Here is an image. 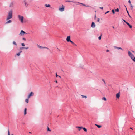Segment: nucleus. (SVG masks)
<instances>
[{
    "mask_svg": "<svg viewBox=\"0 0 135 135\" xmlns=\"http://www.w3.org/2000/svg\"><path fill=\"white\" fill-rule=\"evenodd\" d=\"M21 45L23 46H25V44H24V43H22L21 44Z\"/></svg>",
    "mask_w": 135,
    "mask_h": 135,
    "instance_id": "nucleus-36",
    "label": "nucleus"
},
{
    "mask_svg": "<svg viewBox=\"0 0 135 135\" xmlns=\"http://www.w3.org/2000/svg\"><path fill=\"white\" fill-rule=\"evenodd\" d=\"M132 52H134V51H132Z\"/></svg>",
    "mask_w": 135,
    "mask_h": 135,
    "instance_id": "nucleus-60",
    "label": "nucleus"
},
{
    "mask_svg": "<svg viewBox=\"0 0 135 135\" xmlns=\"http://www.w3.org/2000/svg\"><path fill=\"white\" fill-rule=\"evenodd\" d=\"M95 20H96V15H95Z\"/></svg>",
    "mask_w": 135,
    "mask_h": 135,
    "instance_id": "nucleus-51",
    "label": "nucleus"
},
{
    "mask_svg": "<svg viewBox=\"0 0 135 135\" xmlns=\"http://www.w3.org/2000/svg\"><path fill=\"white\" fill-rule=\"evenodd\" d=\"M28 98L27 99H26L25 100V102L27 103H28Z\"/></svg>",
    "mask_w": 135,
    "mask_h": 135,
    "instance_id": "nucleus-21",
    "label": "nucleus"
},
{
    "mask_svg": "<svg viewBox=\"0 0 135 135\" xmlns=\"http://www.w3.org/2000/svg\"><path fill=\"white\" fill-rule=\"evenodd\" d=\"M99 8H100V9H102H102H103V7H99Z\"/></svg>",
    "mask_w": 135,
    "mask_h": 135,
    "instance_id": "nucleus-40",
    "label": "nucleus"
},
{
    "mask_svg": "<svg viewBox=\"0 0 135 135\" xmlns=\"http://www.w3.org/2000/svg\"><path fill=\"white\" fill-rule=\"evenodd\" d=\"M19 20L20 21L21 23H23V20L24 17L22 16L19 15L18 16Z\"/></svg>",
    "mask_w": 135,
    "mask_h": 135,
    "instance_id": "nucleus-2",
    "label": "nucleus"
},
{
    "mask_svg": "<svg viewBox=\"0 0 135 135\" xmlns=\"http://www.w3.org/2000/svg\"><path fill=\"white\" fill-rule=\"evenodd\" d=\"M102 81H103V82H104V84H106V82H105V81H104V79H102Z\"/></svg>",
    "mask_w": 135,
    "mask_h": 135,
    "instance_id": "nucleus-43",
    "label": "nucleus"
},
{
    "mask_svg": "<svg viewBox=\"0 0 135 135\" xmlns=\"http://www.w3.org/2000/svg\"><path fill=\"white\" fill-rule=\"evenodd\" d=\"M1 22V21H0V23Z\"/></svg>",
    "mask_w": 135,
    "mask_h": 135,
    "instance_id": "nucleus-62",
    "label": "nucleus"
},
{
    "mask_svg": "<svg viewBox=\"0 0 135 135\" xmlns=\"http://www.w3.org/2000/svg\"><path fill=\"white\" fill-rule=\"evenodd\" d=\"M38 47L39 48L41 49L46 48L47 49H49L48 48L45 47H42L40 46V45H38Z\"/></svg>",
    "mask_w": 135,
    "mask_h": 135,
    "instance_id": "nucleus-10",
    "label": "nucleus"
},
{
    "mask_svg": "<svg viewBox=\"0 0 135 135\" xmlns=\"http://www.w3.org/2000/svg\"><path fill=\"white\" fill-rule=\"evenodd\" d=\"M12 21L10 20H9L7 21L6 23V24H8L9 23H10Z\"/></svg>",
    "mask_w": 135,
    "mask_h": 135,
    "instance_id": "nucleus-12",
    "label": "nucleus"
},
{
    "mask_svg": "<svg viewBox=\"0 0 135 135\" xmlns=\"http://www.w3.org/2000/svg\"><path fill=\"white\" fill-rule=\"evenodd\" d=\"M8 135H10L9 130V129H8Z\"/></svg>",
    "mask_w": 135,
    "mask_h": 135,
    "instance_id": "nucleus-26",
    "label": "nucleus"
},
{
    "mask_svg": "<svg viewBox=\"0 0 135 135\" xmlns=\"http://www.w3.org/2000/svg\"><path fill=\"white\" fill-rule=\"evenodd\" d=\"M114 48L115 49H117L118 50L121 49L122 50H123V49L120 47H118L117 46H114Z\"/></svg>",
    "mask_w": 135,
    "mask_h": 135,
    "instance_id": "nucleus-13",
    "label": "nucleus"
},
{
    "mask_svg": "<svg viewBox=\"0 0 135 135\" xmlns=\"http://www.w3.org/2000/svg\"><path fill=\"white\" fill-rule=\"evenodd\" d=\"M23 49H24V47H20V49L21 50H22Z\"/></svg>",
    "mask_w": 135,
    "mask_h": 135,
    "instance_id": "nucleus-31",
    "label": "nucleus"
},
{
    "mask_svg": "<svg viewBox=\"0 0 135 135\" xmlns=\"http://www.w3.org/2000/svg\"><path fill=\"white\" fill-rule=\"evenodd\" d=\"M47 131H51V130H50V129L48 128H48H47Z\"/></svg>",
    "mask_w": 135,
    "mask_h": 135,
    "instance_id": "nucleus-47",
    "label": "nucleus"
},
{
    "mask_svg": "<svg viewBox=\"0 0 135 135\" xmlns=\"http://www.w3.org/2000/svg\"><path fill=\"white\" fill-rule=\"evenodd\" d=\"M109 11H107V12H106L105 13V14H106L107 13H109Z\"/></svg>",
    "mask_w": 135,
    "mask_h": 135,
    "instance_id": "nucleus-46",
    "label": "nucleus"
},
{
    "mask_svg": "<svg viewBox=\"0 0 135 135\" xmlns=\"http://www.w3.org/2000/svg\"><path fill=\"white\" fill-rule=\"evenodd\" d=\"M95 27V24L93 22V28Z\"/></svg>",
    "mask_w": 135,
    "mask_h": 135,
    "instance_id": "nucleus-38",
    "label": "nucleus"
},
{
    "mask_svg": "<svg viewBox=\"0 0 135 135\" xmlns=\"http://www.w3.org/2000/svg\"><path fill=\"white\" fill-rule=\"evenodd\" d=\"M56 77H57L58 76L60 78H61V76H58L57 74V73H56Z\"/></svg>",
    "mask_w": 135,
    "mask_h": 135,
    "instance_id": "nucleus-29",
    "label": "nucleus"
},
{
    "mask_svg": "<svg viewBox=\"0 0 135 135\" xmlns=\"http://www.w3.org/2000/svg\"><path fill=\"white\" fill-rule=\"evenodd\" d=\"M25 34H26V33L24 31L21 30L19 34L21 36H23Z\"/></svg>",
    "mask_w": 135,
    "mask_h": 135,
    "instance_id": "nucleus-4",
    "label": "nucleus"
},
{
    "mask_svg": "<svg viewBox=\"0 0 135 135\" xmlns=\"http://www.w3.org/2000/svg\"><path fill=\"white\" fill-rule=\"evenodd\" d=\"M95 20H97L98 22H99L100 21V19L99 18H96V19Z\"/></svg>",
    "mask_w": 135,
    "mask_h": 135,
    "instance_id": "nucleus-24",
    "label": "nucleus"
},
{
    "mask_svg": "<svg viewBox=\"0 0 135 135\" xmlns=\"http://www.w3.org/2000/svg\"><path fill=\"white\" fill-rule=\"evenodd\" d=\"M130 5L131 6V9H133V6L131 4H130Z\"/></svg>",
    "mask_w": 135,
    "mask_h": 135,
    "instance_id": "nucleus-33",
    "label": "nucleus"
},
{
    "mask_svg": "<svg viewBox=\"0 0 135 135\" xmlns=\"http://www.w3.org/2000/svg\"><path fill=\"white\" fill-rule=\"evenodd\" d=\"M29 133H31V132H29Z\"/></svg>",
    "mask_w": 135,
    "mask_h": 135,
    "instance_id": "nucleus-59",
    "label": "nucleus"
},
{
    "mask_svg": "<svg viewBox=\"0 0 135 135\" xmlns=\"http://www.w3.org/2000/svg\"><path fill=\"white\" fill-rule=\"evenodd\" d=\"M73 45L75 46H77V45L76 44H75L74 43V44H73Z\"/></svg>",
    "mask_w": 135,
    "mask_h": 135,
    "instance_id": "nucleus-50",
    "label": "nucleus"
},
{
    "mask_svg": "<svg viewBox=\"0 0 135 135\" xmlns=\"http://www.w3.org/2000/svg\"><path fill=\"white\" fill-rule=\"evenodd\" d=\"M78 3H79V4H81V5H84V4L83 3H80V2H78Z\"/></svg>",
    "mask_w": 135,
    "mask_h": 135,
    "instance_id": "nucleus-44",
    "label": "nucleus"
},
{
    "mask_svg": "<svg viewBox=\"0 0 135 135\" xmlns=\"http://www.w3.org/2000/svg\"><path fill=\"white\" fill-rule=\"evenodd\" d=\"M126 10H127V12L129 16V17L130 18H131V16H130L129 13V12H128V11H127V9H126Z\"/></svg>",
    "mask_w": 135,
    "mask_h": 135,
    "instance_id": "nucleus-25",
    "label": "nucleus"
},
{
    "mask_svg": "<svg viewBox=\"0 0 135 135\" xmlns=\"http://www.w3.org/2000/svg\"><path fill=\"white\" fill-rule=\"evenodd\" d=\"M106 51L107 52H108L109 51L108 50H107Z\"/></svg>",
    "mask_w": 135,
    "mask_h": 135,
    "instance_id": "nucleus-49",
    "label": "nucleus"
},
{
    "mask_svg": "<svg viewBox=\"0 0 135 135\" xmlns=\"http://www.w3.org/2000/svg\"><path fill=\"white\" fill-rule=\"evenodd\" d=\"M112 12L113 13V14H115V11L113 9V10H112Z\"/></svg>",
    "mask_w": 135,
    "mask_h": 135,
    "instance_id": "nucleus-32",
    "label": "nucleus"
},
{
    "mask_svg": "<svg viewBox=\"0 0 135 135\" xmlns=\"http://www.w3.org/2000/svg\"><path fill=\"white\" fill-rule=\"evenodd\" d=\"M34 95V93L32 92H31L29 94L28 97V98H29L31 97V96H33Z\"/></svg>",
    "mask_w": 135,
    "mask_h": 135,
    "instance_id": "nucleus-5",
    "label": "nucleus"
},
{
    "mask_svg": "<svg viewBox=\"0 0 135 135\" xmlns=\"http://www.w3.org/2000/svg\"><path fill=\"white\" fill-rule=\"evenodd\" d=\"M28 47H24V49H28Z\"/></svg>",
    "mask_w": 135,
    "mask_h": 135,
    "instance_id": "nucleus-35",
    "label": "nucleus"
},
{
    "mask_svg": "<svg viewBox=\"0 0 135 135\" xmlns=\"http://www.w3.org/2000/svg\"><path fill=\"white\" fill-rule=\"evenodd\" d=\"M14 5V2H11L10 4L9 7H12Z\"/></svg>",
    "mask_w": 135,
    "mask_h": 135,
    "instance_id": "nucleus-11",
    "label": "nucleus"
},
{
    "mask_svg": "<svg viewBox=\"0 0 135 135\" xmlns=\"http://www.w3.org/2000/svg\"><path fill=\"white\" fill-rule=\"evenodd\" d=\"M83 129L84 131L85 132H87V129L85 128H83H83H82Z\"/></svg>",
    "mask_w": 135,
    "mask_h": 135,
    "instance_id": "nucleus-19",
    "label": "nucleus"
},
{
    "mask_svg": "<svg viewBox=\"0 0 135 135\" xmlns=\"http://www.w3.org/2000/svg\"><path fill=\"white\" fill-rule=\"evenodd\" d=\"M22 40H25V41H26V38H24V37H23L22 38Z\"/></svg>",
    "mask_w": 135,
    "mask_h": 135,
    "instance_id": "nucleus-45",
    "label": "nucleus"
},
{
    "mask_svg": "<svg viewBox=\"0 0 135 135\" xmlns=\"http://www.w3.org/2000/svg\"><path fill=\"white\" fill-rule=\"evenodd\" d=\"M55 82L56 83H57V82L56 80V81Z\"/></svg>",
    "mask_w": 135,
    "mask_h": 135,
    "instance_id": "nucleus-56",
    "label": "nucleus"
},
{
    "mask_svg": "<svg viewBox=\"0 0 135 135\" xmlns=\"http://www.w3.org/2000/svg\"><path fill=\"white\" fill-rule=\"evenodd\" d=\"M102 99L103 100H104L105 101H106L107 100L106 98L105 97L103 98H102Z\"/></svg>",
    "mask_w": 135,
    "mask_h": 135,
    "instance_id": "nucleus-20",
    "label": "nucleus"
},
{
    "mask_svg": "<svg viewBox=\"0 0 135 135\" xmlns=\"http://www.w3.org/2000/svg\"><path fill=\"white\" fill-rule=\"evenodd\" d=\"M115 11L116 12H119V9L117 8V9H115Z\"/></svg>",
    "mask_w": 135,
    "mask_h": 135,
    "instance_id": "nucleus-27",
    "label": "nucleus"
},
{
    "mask_svg": "<svg viewBox=\"0 0 135 135\" xmlns=\"http://www.w3.org/2000/svg\"><path fill=\"white\" fill-rule=\"evenodd\" d=\"M20 54L19 53H18L17 54V55L18 56H19L20 55Z\"/></svg>",
    "mask_w": 135,
    "mask_h": 135,
    "instance_id": "nucleus-39",
    "label": "nucleus"
},
{
    "mask_svg": "<svg viewBox=\"0 0 135 135\" xmlns=\"http://www.w3.org/2000/svg\"><path fill=\"white\" fill-rule=\"evenodd\" d=\"M13 44L16 46H17V44H16V42L14 41H13Z\"/></svg>",
    "mask_w": 135,
    "mask_h": 135,
    "instance_id": "nucleus-18",
    "label": "nucleus"
},
{
    "mask_svg": "<svg viewBox=\"0 0 135 135\" xmlns=\"http://www.w3.org/2000/svg\"><path fill=\"white\" fill-rule=\"evenodd\" d=\"M128 2H129V3L130 4H131V1H130V0H129L128 1Z\"/></svg>",
    "mask_w": 135,
    "mask_h": 135,
    "instance_id": "nucleus-48",
    "label": "nucleus"
},
{
    "mask_svg": "<svg viewBox=\"0 0 135 135\" xmlns=\"http://www.w3.org/2000/svg\"><path fill=\"white\" fill-rule=\"evenodd\" d=\"M128 53L129 56L131 58V59H132V58H134V55L130 51H128Z\"/></svg>",
    "mask_w": 135,
    "mask_h": 135,
    "instance_id": "nucleus-3",
    "label": "nucleus"
},
{
    "mask_svg": "<svg viewBox=\"0 0 135 135\" xmlns=\"http://www.w3.org/2000/svg\"><path fill=\"white\" fill-rule=\"evenodd\" d=\"M11 135H13V134H12Z\"/></svg>",
    "mask_w": 135,
    "mask_h": 135,
    "instance_id": "nucleus-61",
    "label": "nucleus"
},
{
    "mask_svg": "<svg viewBox=\"0 0 135 135\" xmlns=\"http://www.w3.org/2000/svg\"><path fill=\"white\" fill-rule=\"evenodd\" d=\"M24 2L25 3V5L26 6H27L28 5V4H27V3L25 1H24Z\"/></svg>",
    "mask_w": 135,
    "mask_h": 135,
    "instance_id": "nucleus-22",
    "label": "nucleus"
},
{
    "mask_svg": "<svg viewBox=\"0 0 135 135\" xmlns=\"http://www.w3.org/2000/svg\"><path fill=\"white\" fill-rule=\"evenodd\" d=\"M76 127L78 128V130L79 131H80L81 129L83 128V127L82 126H76Z\"/></svg>",
    "mask_w": 135,
    "mask_h": 135,
    "instance_id": "nucleus-8",
    "label": "nucleus"
},
{
    "mask_svg": "<svg viewBox=\"0 0 135 135\" xmlns=\"http://www.w3.org/2000/svg\"><path fill=\"white\" fill-rule=\"evenodd\" d=\"M130 129H132V130H133V129H132V128H131V127L130 128Z\"/></svg>",
    "mask_w": 135,
    "mask_h": 135,
    "instance_id": "nucleus-54",
    "label": "nucleus"
},
{
    "mask_svg": "<svg viewBox=\"0 0 135 135\" xmlns=\"http://www.w3.org/2000/svg\"><path fill=\"white\" fill-rule=\"evenodd\" d=\"M81 96L83 97V98H87V96H86L82 95H81Z\"/></svg>",
    "mask_w": 135,
    "mask_h": 135,
    "instance_id": "nucleus-23",
    "label": "nucleus"
},
{
    "mask_svg": "<svg viewBox=\"0 0 135 135\" xmlns=\"http://www.w3.org/2000/svg\"><path fill=\"white\" fill-rule=\"evenodd\" d=\"M132 59L135 62V57L134 58H132Z\"/></svg>",
    "mask_w": 135,
    "mask_h": 135,
    "instance_id": "nucleus-30",
    "label": "nucleus"
},
{
    "mask_svg": "<svg viewBox=\"0 0 135 135\" xmlns=\"http://www.w3.org/2000/svg\"><path fill=\"white\" fill-rule=\"evenodd\" d=\"M83 6H86V5H85L84 4V5H83Z\"/></svg>",
    "mask_w": 135,
    "mask_h": 135,
    "instance_id": "nucleus-53",
    "label": "nucleus"
},
{
    "mask_svg": "<svg viewBox=\"0 0 135 135\" xmlns=\"http://www.w3.org/2000/svg\"><path fill=\"white\" fill-rule=\"evenodd\" d=\"M86 6V7H89V6H88V5H86V6Z\"/></svg>",
    "mask_w": 135,
    "mask_h": 135,
    "instance_id": "nucleus-55",
    "label": "nucleus"
},
{
    "mask_svg": "<svg viewBox=\"0 0 135 135\" xmlns=\"http://www.w3.org/2000/svg\"><path fill=\"white\" fill-rule=\"evenodd\" d=\"M59 10L61 12H63L64 10V6L63 5H62V7L61 8H59Z\"/></svg>",
    "mask_w": 135,
    "mask_h": 135,
    "instance_id": "nucleus-6",
    "label": "nucleus"
},
{
    "mask_svg": "<svg viewBox=\"0 0 135 135\" xmlns=\"http://www.w3.org/2000/svg\"><path fill=\"white\" fill-rule=\"evenodd\" d=\"M70 36H68L66 38V41H67L69 42L70 41Z\"/></svg>",
    "mask_w": 135,
    "mask_h": 135,
    "instance_id": "nucleus-9",
    "label": "nucleus"
},
{
    "mask_svg": "<svg viewBox=\"0 0 135 135\" xmlns=\"http://www.w3.org/2000/svg\"><path fill=\"white\" fill-rule=\"evenodd\" d=\"M129 27L130 28H132V26L130 25V24L128 22L126 23Z\"/></svg>",
    "mask_w": 135,
    "mask_h": 135,
    "instance_id": "nucleus-16",
    "label": "nucleus"
},
{
    "mask_svg": "<svg viewBox=\"0 0 135 135\" xmlns=\"http://www.w3.org/2000/svg\"><path fill=\"white\" fill-rule=\"evenodd\" d=\"M113 27L114 29V26H113V27Z\"/></svg>",
    "mask_w": 135,
    "mask_h": 135,
    "instance_id": "nucleus-57",
    "label": "nucleus"
},
{
    "mask_svg": "<svg viewBox=\"0 0 135 135\" xmlns=\"http://www.w3.org/2000/svg\"><path fill=\"white\" fill-rule=\"evenodd\" d=\"M13 11L11 9L9 11L8 13V14L6 20H8L11 19L12 17Z\"/></svg>",
    "mask_w": 135,
    "mask_h": 135,
    "instance_id": "nucleus-1",
    "label": "nucleus"
},
{
    "mask_svg": "<svg viewBox=\"0 0 135 135\" xmlns=\"http://www.w3.org/2000/svg\"><path fill=\"white\" fill-rule=\"evenodd\" d=\"M101 38V36H99L98 37V39L99 40H100Z\"/></svg>",
    "mask_w": 135,
    "mask_h": 135,
    "instance_id": "nucleus-37",
    "label": "nucleus"
},
{
    "mask_svg": "<svg viewBox=\"0 0 135 135\" xmlns=\"http://www.w3.org/2000/svg\"><path fill=\"white\" fill-rule=\"evenodd\" d=\"M69 42H71V43L73 44H73H74V43L72 41H71V40Z\"/></svg>",
    "mask_w": 135,
    "mask_h": 135,
    "instance_id": "nucleus-34",
    "label": "nucleus"
},
{
    "mask_svg": "<svg viewBox=\"0 0 135 135\" xmlns=\"http://www.w3.org/2000/svg\"><path fill=\"white\" fill-rule=\"evenodd\" d=\"M57 49L59 50V51H60V50H59V49L58 48H57Z\"/></svg>",
    "mask_w": 135,
    "mask_h": 135,
    "instance_id": "nucleus-58",
    "label": "nucleus"
},
{
    "mask_svg": "<svg viewBox=\"0 0 135 135\" xmlns=\"http://www.w3.org/2000/svg\"><path fill=\"white\" fill-rule=\"evenodd\" d=\"M45 7H51L50 5L49 4H46L45 5Z\"/></svg>",
    "mask_w": 135,
    "mask_h": 135,
    "instance_id": "nucleus-15",
    "label": "nucleus"
},
{
    "mask_svg": "<svg viewBox=\"0 0 135 135\" xmlns=\"http://www.w3.org/2000/svg\"><path fill=\"white\" fill-rule=\"evenodd\" d=\"M22 52V51H20L19 53H20H20H21V52Z\"/></svg>",
    "mask_w": 135,
    "mask_h": 135,
    "instance_id": "nucleus-52",
    "label": "nucleus"
},
{
    "mask_svg": "<svg viewBox=\"0 0 135 135\" xmlns=\"http://www.w3.org/2000/svg\"><path fill=\"white\" fill-rule=\"evenodd\" d=\"M120 92H119V93H117L116 94V97L117 98L119 99V97H120Z\"/></svg>",
    "mask_w": 135,
    "mask_h": 135,
    "instance_id": "nucleus-7",
    "label": "nucleus"
},
{
    "mask_svg": "<svg viewBox=\"0 0 135 135\" xmlns=\"http://www.w3.org/2000/svg\"><path fill=\"white\" fill-rule=\"evenodd\" d=\"M93 22H92V23H91V27H93Z\"/></svg>",
    "mask_w": 135,
    "mask_h": 135,
    "instance_id": "nucleus-42",
    "label": "nucleus"
},
{
    "mask_svg": "<svg viewBox=\"0 0 135 135\" xmlns=\"http://www.w3.org/2000/svg\"><path fill=\"white\" fill-rule=\"evenodd\" d=\"M27 108H25L24 109V114L25 115H26L27 114Z\"/></svg>",
    "mask_w": 135,
    "mask_h": 135,
    "instance_id": "nucleus-14",
    "label": "nucleus"
},
{
    "mask_svg": "<svg viewBox=\"0 0 135 135\" xmlns=\"http://www.w3.org/2000/svg\"><path fill=\"white\" fill-rule=\"evenodd\" d=\"M66 2H73L74 3H75V2H73L70 1H66Z\"/></svg>",
    "mask_w": 135,
    "mask_h": 135,
    "instance_id": "nucleus-28",
    "label": "nucleus"
},
{
    "mask_svg": "<svg viewBox=\"0 0 135 135\" xmlns=\"http://www.w3.org/2000/svg\"><path fill=\"white\" fill-rule=\"evenodd\" d=\"M123 21H124V22H125V23H127V22L125 20H124V19H123Z\"/></svg>",
    "mask_w": 135,
    "mask_h": 135,
    "instance_id": "nucleus-41",
    "label": "nucleus"
},
{
    "mask_svg": "<svg viewBox=\"0 0 135 135\" xmlns=\"http://www.w3.org/2000/svg\"><path fill=\"white\" fill-rule=\"evenodd\" d=\"M95 125H96L99 128H100L102 127V126L101 125H99L96 124H95Z\"/></svg>",
    "mask_w": 135,
    "mask_h": 135,
    "instance_id": "nucleus-17",
    "label": "nucleus"
}]
</instances>
